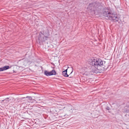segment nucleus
Segmentation results:
<instances>
[{"label": "nucleus", "mask_w": 129, "mask_h": 129, "mask_svg": "<svg viewBox=\"0 0 129 129\" xmlns=\"http://www.w3.org/2000/svg\"><path fill=\"white\" fill-rule=\"evenodd\" d=\"M89 63L92 66L90 68H86V72L89 73H97L99 72V68L102 67L104 69H106L108 66L105 62H103L101 59L96 58L92 57L89 60Z\"/></svg>", "instance_id": "nucleus-1"}, {"label": "nucleus", "mask_w": 129, "mask_h": 129, "mask_svg": "<svg viewBox=\"0 0 129 129\" xmlns=\"http://www.w3.org/2000/svg\"><path fill=\"white\" fill-rule=\"evenodd\" d=\"M103 15L108 19L115 20L116 21H118L119 19V18L117 17V14L111 13L110 10L107 8H105L103 9Z\"/></svg>", "instance_id": "nucleus-2"}, {"label": "nucleus", "mask_w": 129, "mask_h": 129, "mask_svg": "<svg viewBox=\"0 0 129 129\" xmlns=\"http://www.w3.org/2000/svg\"><path fill=\"white\" fill-rule=\"evenodd\" d=\"M42 35H43L42 33L40 34L38 38V41L39 43L40 44L41 42H44L47 40L48 37L47 36H44V37H41Z\"/></svg>", "instance_id": "nucleus-3"}, {"label": "nucleus", "mask_w": 129, "mask_h": 129, "mask_svg": "<svg viewBox=\"0 0 129 129\" xmlns=\"http://www.w3.org/2000/svg\"><path fill=\"white\" fill-rule=\"evenodd\" d=\"M123 111L125 113H129V102L126 103V106L123 109Z\"/></svg>", "instance_id": "nucleus-4"}, {"label": "nucleus", "mask_w": 129, "mask_h": 129, "mask_svg": "<svg viewBox=\"0 0 129 129\" xmlns=\"http://www.w3.org/2000/svg\"><path fill=\"white\" fill-rule=\"evenodd\" d=\"M9 66H5L3 67L0 68V71H3L8 69L9 68Z\"/></svg>", "instance_id": "nucleus-5"}, {"label": "nucleus", "mask_w": 129, "mask_h": 129, "mask_svg": "<svg viewBox=\"0 0 129 129\" xmlns=\"http://www.w3.org/2000/svg\"><path fill=\"white\" fill-rule=\"evenodd\" d=\"M67 69L66 70L63 71L62 72V74L64 76L67 77L68 76V75L67 74Z\"/></svg>", "instance_id": "nucleus-6"}, {"label": "nucleus", "mask_w": 129, "mask_h": 129, "mask_svg": "<svg viewBox=\"0 0 129 129\" xmlns=\"http://www.w3.org/2000/svg\"><path fill=\"white\" fill-rule=\"evenodd\" d=\"M51 75H56V72L54 70H53L51 71L50 72Z\"/></svg>", "instance_id": "nucleus-7"}, {"label": "nucleus", "mask_w": 129, "mask_h": 129, "mask_svg": "<svg viewBox=\"0 0 129 129\" xmlns=\"http://www.w3.org/2000/svg\"><path fill=\"white\" fill-rule=\"evenodd\" d=\"M44 74H45L47 76H50L51 75L50 72H48L47 71H45L44 72Z\"/></svg>", "instance_id": "nucleus-8"}, {"label": "nucleus", "mask_w": 129, "mask_h": 129, "mask_svg": "<svg viewBox=\"0 0 129 129\" xmlns=\"http://www.w3.org/2000/svg\"><path fill=\"white\" fill-rule=\"evenodd\" d=\"M9 99L8 98H7L6 99H5V100H3V101H7L8 102L9 101V100H8Z\"/></svg>", "instance_id": "nucleus-9"}, {"label": "nucleus", "mask_w": 129, "mask_h": 129, "mask_svg": "<svg viewBox=\"0 0 129 129\" xmlns=\"http://www.w3.org/2000/svg\"><path fill=\"white\" fill-rule=\"evenodd\" d=\"M26 98H28L29 100H31L32 98L30 96H27L26 97Z\"/></svg>", "instance_id": "nucleus-10"}, {"label": "nucleus", "mask_w": 129, "mask_h": 129, "mask_svg": "<svg viewBox=\"0 0 129 129\" xmlns=\"http://www.w3.org/2000/svg\"><path fill=\"white\" fill-rule=\"evenodd\" d=\"M72 106L71 105H69V109H71V110L72 109Z\"/></svg>", "instance_id": "nucleus-11"}, {"label": "nucleus", "mask_w": 129, "mask_h": 129, "mask_svg": "<svg viewBox=\"0 0 129 129\" xmlns=\"http://www.w3.org/2000/svg\"><path fill=\"white\" fill-rule=\"evenodd\" d=\"M108 108H108V107L107 108H108L107 109H108V110H109V109H108Z\"/></svg>", "instance_id": "nucleus-12"}, {"label": "nucleus", "mask_w": 129, "mask_h": 129, "mask_svg": "<svg viewBox=\"0 0 129 129\" xmlns=\"http://www.w3.org/2000/svg\"><path fill=\"white\" fill-rule=\"evenodd\" d=\"M73 71L72 70V72H71V73H72V72Z\"/></svg>", "instance_id": "nucleus-13"}, {"label": "nucleus", "mask_w": 129, "mask_h": 129, "mask_svg": "<svg viewBox=\"0 0 129 129\" xmlns=\"http://www.w3.org/2000/svg\"><path fill=\"white\" fill-rule=\"evenodd\" d=\"M65 108V107H64L63 108Z\"/></svg>", "instance_id": "nucleus-14"}, {"label": "nucleus", "mask_w": 129, "mask_h": 129, "mask_svg": "<svg viewBox=\"0 0 129 129\" xmlns=\"http://www.w3.org/2000/svg\"><path fill=\"white\" fill-rule=\"evenodd\" d=\"M89 74H92V73H91V74L89 73Z\"/></svg>", "instance_id": "nucleus-15"}]
</instances>
